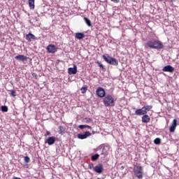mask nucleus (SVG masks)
<instances>
[{
  "label": "nucleus",
  "instance_id": "obj_1",
  "mask_svg": "<svg viewBox=\"0 0 179 179\" xmlns=\"http://www.w3.org/2000/svg\"><path fill=\"white\" fill-rule=\"evenodd\" d=\"M145 47V48L149 47L150 48H154L155 50H162L164 45L160 41H150L146 43Z\"/></svg>",
  "mask_w": 179,
  "mask_h": 179
},
{
  "label": "nucleus",
  "instance_id": "obj_2",
  "mask_svg": "<svg viewBox=\"0 0 179 179\" xmlns=\"http://www.w3.org/2000/svg\"><path fill=\"white\" fill-rule=\"evenodd\" d=\"M103 103L106 107H114L115 106L114 98L113 97V95L110 94H108L104 97Z\"/></svg>",
  "mask_w": 179,
  "mask_h": 179
},
{
  "label": "nucleus",
  "instance_id": "obj_3",
  "mask_svg": "<svg viewBox=\"0 0 179 179\" xmlns=\"http://www.w3.org/2000/svg\"><path fill=\"white\" fill-rule=\"evenodd\" d=\"M134 176L137 178L141 179L143 178V168L141 166H134Z\"/></svg>",
  "mask_w": 179,
  "mask_h": 179
},
{
  "label": "nucleus",
  "instance_id": "obj_4",
  "mask_svg": "<svg viewBox=\"0 0 179 179\" xmlns=\"http://www.w3.org/2000/svg\"><path fill=\"white\" fill-rule=\"evenodd\" d=\"M102 57H103V59H104V61L107 62V64H109V65H113L114 66H117L118 60H117V59L110 56H108V57H106V56L104 55H102Z\"/></svg>",
  "mask_w": 179,
  "mask_h": 179
},
{
  "label": "nucleus",
  "instance_id": "obj_5",
  "mask_svg": "<svg viewBox=\"0 0 179 179\" xmlns=\"http://www.w3.org/2000/svg\"><path fill=\"white\" fill-rule=\"evenodd\" d=\"M46 50L49 54H55L58 51V48L53 44L48 45Z\"/></svg>",
  "mask_w": 179,
  "mask_h": 179
},
{
  "label": "nucleus",
  "instance_id": "obj_6",
  "mask_svg": "<svg viewBox=\"0 0 179 179\" xmlns=\"http://www.w3.org/2000/svg\"><path fill=\"white\" fill-rule=\"evenodd\" d=\"M96 96H98V97H101V98L106 97V90H104L101 87H99L97 88L96 91Z\"/></svg>",
  "mask_w": 179,
  "mask_h": 179
},
{
  "label": "nucleus",
  "instance_id": "obj_7",
  "mask_svg": "<svg viewBox=\"0 0 179 179\" xmlns=\"http://www.w3.org/2000/svg\"><path fill=\"white\" fill-rule=\"evenodd\" d=\"M103 171L104 169L103 168L102 164H99L94 167V171L98 173V174H101Z\"/></svg>",
  "mask_w": 179,
  "mask_h": 179
},
{
  "label": "nucleus",
  "instance_id": "obj_8",
  "mask_svg": "<svg viewBox=\"0 0 179 179\" xmlns=\"http://www.w3.org/2000/svg\"><path fill=\"white\" fill-rule=\"evenodd\" d=\"M176 128H177V120L174 119L169 127V131L171 133L176 132Z\"/></svg>",
  "mask_w": 179,
  "mask_h": 179
},
{
  "label": "nucleus",
  "instance_id": "obj_9",
  "mask_svg": "<svg viewBox=\"0 0 179 179\" xmlns=\"http://www.w3.org/2000/svg\"><path fill=\"white\" fill-rule=\"evenodd\" d=\"M77 136L78 139H86L88 136H92V133L90 131H85L84 134H78Z\"/></svg>",
  "mask_w": 179,
  "mask_h": 179
},
{
  "label": "nucleus",
  "instance_id": "obj_10",
  "mask_svg": "<svg viewBox=\"0 0 179 179\" xmlns=\"http://www.w3.org/2000/svg\"><path fill=\"white\" fill-rule=\"evenodd\" d=\"M78 73V66L76 64L73 65V68H69L68 69V73L69 75H76Z\"/></svg>",
  "mask_w": 179,
  "mask_h": 179
},
{
  "label": "nucleus",
  "instance_id": "obj_11",
  "mask_svg": "<svg viewBox=\"0 0 179 179\" xmlns=\"http://www.w3.org/2000/svg\"><path fill=\"white\" fill-rule=\"evenodd\" d=\"M163 72H170L171 73H173L174 72V67L171 66V65H168L164 66L162 69Z\"/></svg>",
  "mask_w": 179,
  "mask_h": 179
},
{
  "label": "nucleus",
  "instance_id": "obj_12",
  "mask_svg": "<svg viewBox=\"0 0 179 179\" xmlns=\"http://www.w3.org/2000/svg\"><path fill=\"white\" fill-rule=\"evenodd\" d=\"M45 143H48L50 145H54V143H55V137H54V136L48 137L45 141Z\"/></svg>",
  "mask_w": 179,
  "mask_h": 179
},
{
  "label": "nucleus",
  "instance_id": "obj_13",
  "mask_svg": "<svg viewBox=\"0 0 179 179\" xmlns=\"http://www.w3.org/2000/svg\"><path fill=\"white\" fill-rule=\"evenodd\" d=\"M146 114H147L146 110L143 109V108L141 109H136L135 111L136 115H145Z\"/></svg>",
  "mask_w": 179,
  "mask_h": 179
},
{
  "label": "nucleus",
  "instance_id": "obj_14",
  "mask_svg": "<svg viewBox=\"0 0 179 179\" xmlns=\"http://www.w3.org/2000/svg\"><path fill=\"white\" fill-rule=\"evenodd\" d=\"M15 59H17V61H27L29 57L23 55H19L15 57Z\"/></svg>",
  "mask_w": 179,
  "mask_h": 179
},
{
  "label": "nucleus",
  "instance_id": "obj_15",
  "mask_svg": "<svg viewBox=\"0 0 179 179\" xmlns=\"http://www.w3.org/2000/svg\"><path fill=\"white\" fill-rule=\"evenodd\" d=\"M26 40H27V41H31V40H36V36H34V34L29 32L28 34L26 35Z\"/></svg>",
  "mask_w": 179,
  "mask_h": 179
},
{
  "label": "nucleus",
  "instance_id": "obj_16",
  "mask_svg": "<svg viewBox=\"0 0 179 179\" xmlns=\"http://www.w3.org/2000/svg\"><path fill=\"white\" fill-rule=\"evenodd\" d=\"M75 38H77V40H82L85 38V34L82 32H78L75 34Z\"/></svg>",
  "mask_w": 179,
  "mask_h": 179
},
{
  "label": "nucleus",
  "instance_id": "obj_17",
  "mask_svg": "<svg viewBox=\"0 0 179 179\" xmlns=\"http://www.w3.org/2000/svg\"><path fill=\"white\" fill-rule=\"evenodd\" d=\"M142 122H144L145 124H148V122H150V117L148 115H144L142 117Z\"/></svg>",
  "mask_w": 179,
  "mask_h": 179
},
{
  "label": "nucleus",
  "instance_id": "obj_18",
  "mask_svg": "<svg viewBox=\"0 0 179 179\" xmlns=\"http://www.w3.org/2000/svg\"><path fill=\"white\" fill-rule=\"evenodd\" d=\"M152 108H153V106L151 105H147L143 107V110H144V111H146L147 113H148V111H150Z\"/></svg>",
  "mask_w": 179,
  "mask_h": 179
},
{
  "label": "nucleus",
  "instance_id": "obj_19",
  "mask_svg": "<svg viewBox=\"0 0 179 179\" xmlns=\"http://www.w3.org/2000/svg\"><path fill=\"white\" fill-rule=\"evenodd\" d=\"M58 133L59 134V135H64V134H65L64 127L62 126H59Z\"/></svg>",
  "mask_w": 179,
  "mask_h": 179
},
{
  "label": "nucleus",
  "instance_id": "obj_20",
  "mask_svg": "<svg viewBox=\"0 0 179 179\" xmlns=\"http://www.w3.org/2000/svg\"><path fill=\"white\" fill-rule=\"evenodd\" d=\"M84 20L86 23V24L90 27L92 26V22L90 21V20L86 17H84Z\"/></svg>",
  "mask_w": 179,
  "mask_h": 179
},
{
  "label": "nucleus",
  "instance_id": "obj_21",
  "mask_svg": "<svg viewBox=\"0 0 179 179\" xmlns=\"http://www.w3.org/2000/svg\"><path fill=\"white\" fill-rule=\"evenodd\" d=\"M80 129H85V128H88V129H92V127L89 125L80 124L78 126Z\"/></svg>",
  "mask_w": 179,
  "mask_h": 179
},
{
  "label": "nucleus",
  "instance_id": "obj_22",
  "mask_svg": "<svg viewBox=\"0 0 179 179\" xmlns=\"http://www.w3.org/2000/svg\"><path fill=\"white\" fill-rule=\"evenodd\" d=\"M99 157H100V155L99 154H95L92 156L91 159L92 162H96Z\"/></svg>",
  "mask_w": 179,
  "mask_h": 179
},
{
  "label": "nucleus",
  "instance_id": "obj_23",
  "mask_svg": "<svg viewBox=\"0 0 179 179\" xmlns=\"http://www.w3.org/2000/svg\"><path fill=\"white\" fill-rule=\"evenodd\" d=\"M28 3L31 9H34V0H28Z\"/></svg>",
  "mask_w": 179,
  "mask_h": 179
},
{
  "label": "nucleus",
  "instance_id": "obj_24",
  "mask_svg": "<svg viewBox=\"0 0 179 179\" xmlns=\"http://www.w3.org/2000/svg\"><path fill=\"white\" fill-rule=\"evenodd\" d=\"M1 110L3 113H8V106H1Z\"/></svg>",
  "mask_w": 179,
  "mask_h": 179
},
{
  "label": "nucleus",
  "instance_id": "obj_25",
  "mask_svg": "<svg viewBox=\"0 0 179 179\" xmlns=\"http://www.w3.org/2000/svg\"><path fill=\"white\" fill-rule=\"evenodd\" d=\"M162 142V140L159 138H157L154 140V143H155V145H160Z\"/></svg>",
  "mask_w": 179,
  "mask_h": 179
},
{
  "label": "nucleus",
  "instance_id": "obj_26",
  "mask_svg": "<svg viewBox=\"0 0 179 179\" xmlns=\"http://www.w3.org/2000/svg\"><path fill=\"white\" fill-rule=\"evenodd\" d=\"M81 92L83 94H85V93H86V92H87V87H83L81 89Z\"/></svg>",
  "mask_w": 179,
  "mask_h": 179
},
{
  "label": "nucleus",
  "instance_id": "obj_27",
  "mask_svg": "<svg viewBox=\"0 0 179 179\" xmlns=\"http://www.w3.org/2000/svg\"><path fill=\"white\" fill-rule=\"evenodd\" d=\"M10 96H12L13 97H16L17 94L15 90H10Z\"/></svg>",
  "mask_w": 179,
  "mask_h": 179
},
{
  "label": "nucleus",
  "instance_id": "obj_28",
  "mask_svg": "<svg viewBox=\"0 0 179 179\" xmlns=\"http://www.w3.org/2000/svg\"><path fill=\"white\" fill-rule=\"evenodd\" d=\"M84 121H85V122H86L87 124H89V123L92 122V119H90V117H85V118L84 119Z\"/></svg>",
  "mask_w": 179,
  "mask_h": 179
},
{
  "label": "nucleus",
  "instance_id": "obj_29",
  "mask_svg": "<svg viewBox=\"0 0 179 179\" xmlns=\"http://www.w3.org/2000/svg\"><path fill=\"white\" fill-rule=\"evenodd\" d=\"M24 162L26 163H29L30 162V158L28 156L24 157Z\"/></svg>",
  "mask_w": 179,
  "mask_h": 179
},
{
  "label": "nucleus",
  "instance_id": "obj_30",
  "mask_svg": "<svg viewBox=\"0 0 179 179\" xmlns=\"http://www.w3.org/2000/svg\"><path fill=\"white\" fill-rule=\"evenodd\" d=\"M96 64L99 65V68H102V69L104 68V66L100 62H97Z\"/></svg>",
  "mask_w": 179,
  "mask_h": 179
},
{
  "label": "nucleus",
  "instance_id": "obj_31",
  "mask_svg": "<svg viewBox=\"0 0 179 179\" xmlns=\"http://www.w3.org/2000/svg\"><path fill=\"white\" fill-rule=\"evenodd\" d=\"M112 2H114V3H118L120 2V0H110Z\"/></svg>",
  "mask_w": 179,
  "mask_h": 179
},
{
  "label": "nucleus",
  "instance_id": "obj_32",
  "mask_svg": "<svg viewBox=\"0 0 179 179\" xmlns=\"http://www.w3.org/2000/svg\"><path fill=\"white\" fill-rule=\"evenodd\" d=\"M50 131H46V133L45 134V136H48V135H50Z\"/></svg>",
  "mask_w": 179,
  "mask_h": 179
},
{
  "label": "nucleus",
  "instance_id": "obj_33",
  "mask_svg": "<svg viewBox=\"0 0 179 179\" xmlns=\"http://www.w3.org/2000/svg\"><path fill=\"white\" fill-rule=\"evenodd\" d=\"M124 169H125V167H124V166H122L120 167V169H121V170H124Z\"/></svg>",
  "mask_w": 179,
  "mask_h": 179
},
{
  "label": "nucleus",
  "instance_id": "obj_34",
  "mask_svg": "<svg viewBox=\"0 0 179 179\" xmlns=\"http://www.w3.org/2000/svg\"><path fill=\"white\" fill-rule=\"evenodd\" d=\"M96 179H101L100 178H97Z\"/></svg>",
  "mask_w": 179,
  "mask_h": 179
},
{
  "label": "nucleus",
  "instance_id": "obj_35",
  "mask_svg": "<svg viewBox=\"0 0 179 179\" xmlns=\"http://www.w3.org/2000/svg\"><path fill=\"white\" fill-rule=\"evenodd\" d=\"M159 1H163V0H159Z\"/></svg>",
  "mask_w": 179,
  "mask_h": 179
}]
</instances>
